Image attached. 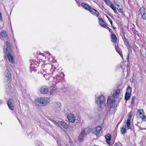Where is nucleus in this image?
<instances>
[{"instance_id": "1", "label": "nucleus", "mask_w": 146, "mask_h": 146, "mask_svg": "<svg viewBox=\"0 0 146 146\" xmlns=\"http://www.w3.org/2000/svg\"><path fill=\"white\" fill-rule=\"evenodd\" d=\"M3 52L5 57H7L10 62L13 64L14 62V59L11 55V49L10 46V44L8 41L5 42V45L3 48Z\"/></svg>"}, {"instance_id": "2", "label": "nucleus", "mask_w": 146, "mask_h": 146, "mask_svg": "<svg viewBox=\"0 0 146 146\" xmlns=\"http://www.w3.org/2000/svg\"><path fill=\"white\" fill-rule=\"evenodd\" d=\"M50 100L46 97H39L35 101L36 105L39 106H44L47 105L49 103Z\"/></svg>"}, {"instance_id": "3", "label": "nucleus", "mask_w": 146, "mask_h": 146, "mask_svg": "<svg viewBox=\"0 0 146 146\" xmlns=\"http://www.w3.org/2000/svg\"><path fill=\"white\" fill-rule=\"evenodd\" d=\"M95 101L97 104L98 105H102L105 102L104 97L103 95H101L99 97L96 96Z\"/></svg>"}, {"instance_id": "4", "label": "nucleus", "mask_w": 146, "mask_h": 146, "mask_svg": "<svg viewBox=\"0 0 146 146\" xmlns=\"http://www.w3.org/2000/svg\"><path fill=\"white\" fill-rule=\"evenodd\" d=\"M11 77V74L10 71L7 69L5 70L4 76V81L6 82H8L10 79Z\"/></svg>"}, {"instance_id": "5", "label": "nucleus", "mask_w": 146, "mask_h": 146, "mask_svg": "<svg viewBox=\"0 0 146 146\" xmlns=\"http://www.w3.org/2000/svg\"><path fill=\"white\" fill-rule=\"evenodd\" d=\"M85 129H83L80 134L78 138V140L79 142H82L83 141L84 136L86 133L85 131Z\"/></svg>"}, {"instance_id": "6", "label": "nucleus", "mask_w": 146, "mask_h": 146, "mask_svg": "<svg viewBox=\"0 0 146 146\" xmlns=\"http://www.w3.org/2000/svg\"><path fill=\"white\" fill-rule=\"evenodd\" d=\"M39 91L42 94H46L48 92L49 89L46 86H43L40 87L39 88Z\"/></svg>"}, {"instance_id": "7", "label": "nucleus", "mask_w": 146, "mask_h": 146, "mask_svg": "<svg viewBox=\"0 0 146 146\" xmlns=\"http://www.w3.org/2000/svg\"><path fill=\"white\" fill-rule=\"evenodd\" d=\"M54 110L56 112L60 111L61 109V103L58 102H56L54 104Z\"/></svg>"}, {"instance_id": "8", "label": "nucleus", "mask_w": 146, "mask_h": 146, "mask_svg": "<svg viewBox=\"0 0 146 146\" xmlns=\"http://www.w3.org/2000/svg\"><path fill=\"white\" fill-rule=\"evenodd\" d=\"M102 128V127L98 126L96 128H93L92 129V131L94 134L97 135L100 133Z\"/></svg>"}, {"instance_id": "9", "label": "nucleus", "mask_w": 146, "mask_h": 146, "mask_svg": "<svg viewBox=\"0 0 146 146\" xmlns=\"http://www.w3.org/2000/svg\"><path fill=\"white\" fill-rule=\"evenodd\" d=\"M64 76V74L61 72L56 76L55 78L56 80V81L59 82H61L62 80V78Z\"/></svg>"}, {"instance_id": "10", "label": "nucleus", "mask_w": 146, "mask_h": 146, "mask_svg": "<svg viewBox=\"0 0 146 146\" xmlns=\"http://www.w3.org/2000/svg\"><path fill=\"white\" fill-rule=\"evenodd\" d=\"M120 90L119 89L115 90L113 91L112 94L114 98H119Z\"/></svg>"}, {"instance_id": "11", "label": "nucleus", "mask_w": 146, "mask_h": 146, "mask_svg": "<svg viewBox=\"0 0 146 146\" xmlns=\"http://www.w3.org/2000/svg\"><path fill=\"white\" fill-rule=\"evenodd\" d=\"M7 104L10 110H13L15 107V105L12 103V100L11 99H9L8 101Z\"/></svg>"}, {"instance_id": "12", "label": "nucleus", "mask_w": 146, "mask_h": 146, "mask_svg": "<svg viewBox=\"0 0 146 146\" xmlns=\"http://www.w3.org/2000/svg\"><path fill=\"white\" fill-rule=\"evenodd\" d=\"M89 11L92 14L96 16L98 18L99 17V13L96 9L94 8H90Z\"/></svg>"}, {"instance_id": "13", "label": "nucleus", "mask_w": 146, "mask_h": 146, "mask_svg": "<svg viewBox=\"0 0 146 146\" xmlns=\"http://www.w3.org/2000/svg\"><path fill=\"white\" fill-rule=\"evenodd\" d=\"M67 117L69 121L70 122L73 123L75 121V119L73 115L70 113L68 115Z\"/></svg>"}, {"instance_id": "14", "label": "nucleus", "mask_w": 146, "mask_h": 146, "mask_svg": "<svg viewBox=\"0 0 146 146\" xmlns=\"http://www.w3.org/2000/svg\"><path fill=\"white\" fill-rule=\"evenodd\" d=\"M58 123L60 125L62 126L65 129L68 128V125L65 122L62 121H59Z\"/></svg>"}, {"instance_id": "15", "label": "nucleus", "mask_w": 146, "mask_h": 146, "mask_svg": "<svg viewBox=\"0 0 146 146\" xmlns=\"http://www.w3.org/2000/svg\"><path fill=\"white\" fill-rule=\"evenodd\" d=\"M81 5L83 8L88 11L91 8L89 5L84 3H82Z\"/></svg>"}, {"instance_id": "16", "label": "nucleus", "mask_w": 146, "mask_h": 146, "mask_svg": "<svg viewBox=\"0 0 146 146\" xmlns=\"http://www.w3.org/2000/svg\"><path fill=\"white\" fill-rule=\"evenodd\" d=\"M115 100L114 98H109L108 99L107 103L109 105L112 104L113 105L115 104Z\"/></svg>"}, {"instance_id": "17", "label": "nucleus", "mask_w": 146, "mask_h": 146, "mask_svg": "<svg viewBox=\"0 0 146 146\" xmlns=\"http://www.w3.org/2000/svg\"><path fill=\"white\" fill-rule=\"evenodd\" d=\"M99 21L100 25L102 27L106 28V25L105 24V23L102 19L101 18H99Z\"/></svg>"}, {"instance_id": "18", "label": "nucleus", "mask_w": 146, "mask_h": 146, "mask_svg": "<svg viewBox=\"0 0 146 146\" xmlns=\"http://www.w3.org/2000/svg\"><path fill=\"white\" fill-rule=\"evenodd\" d=\"M111 41L113 42H116L117 41V38L115 35L113 33L111 35Z\"/></svg>"}, {"instance_id": "19", "label": "nucleus", "mask_w": 146, "mask_h": 146, "mask_svg": "<svg viewBox=\"0 0 146 146\" xmlns=\"http://www.w3.org/2000/svg\"><path fill=\"white\" fill-rule=\"evenodd\" d=\"M115 48L116 51L122 57L123 56V55L121 51V49L118 48L117 46H116L115 45Z\"/></svg>"}, {"instance_id": "20", "label": "nucleus", "mask_w": 146, "mask_h": 146, "mask_svg": "<svg viewBox=\"0 0 146 146\" xmlns=\"http://www.w3.org/2000/svg\"><path fill=\"white\" fill-rule=\"evenodd\" d=\"M140 12L141 15L146 14V9L143 7L140 8Z\"/></svg>"}, {"instance_id": "21", "label": "nucleus", "mask_w": 146, "mask_h": 146, "mask_svg": "<svg viewBox=\"0 0 146 146\" xmlns=\"http://www.w3.org/2000/svg\"><path fill=\"white\" fill-rule=\"evenodd\" d=\"M126 125H123L122 127L121 128V132L122 134H124L125 133L126 131Z\"/></svg>"}, {"instance_id": "22", "label": "nucleus", "mask_w": 146, "mask_h": 146, "mask_svg": "<svg viewBox=\"0 0 146 146\" xmlns=\"http://www.w3.org/2000/svg\"><path fill=\"white\" fill-rule=\"evenodd\" d=\"M131 94L129 93H125V100L127 101L128 100L129 98H130L131 96Z\"/></svg>"}, {"instance_id": "23", "label": "nucleus", "mask_w": 146, "mask_h": 146, "mask_svg": "<svg viewBox=\"0 0 146 146\" xmlns=\"http://www.w3.org/2000/svg\"><path fill=\"white\" fill-rule=\"evenodd\" d=\"M111 135L109 134H107L105 135V137L106 139V141H108L109 142L110 141L111 139Z\"/></svg>"}, {"instance_id": "24", "label": "nucleus", "mask_w": 146, "mask_h": 146, "mask_svg": "<svg viewBox=\"0 0 146 146\" xmlns=\"http://www.w3.org/2000/svg\"><path fill=\"white\" fill-rule=\"evenodd\" d=\"M136 97L135 96H133L131 98V104L132 105H134L135 104V100L136 99Z\"/></svg>"}, {"instance_id": "25", "label": "nucleus", "mask_w": 146, "mask_h": 146, "mask_svg": "<svg viewBox=\"0 0 146 146\" xmlns=\"http://www.w3.org/2000/svg\"><path fill=\"white\" fill-rule=\"evenodd\" d=\"M0 34L1 36L3 37H5L7 35L6 32L4 31H2Z\"/></svg>"}, {"instance_id": "26", "label": "nucleus", "mask_w": 146, "mask_h": 146, "mask_svg": "<svg viewBox=\"0 0 146 146\" xmlns=\"http://www.w3.org/2000/svg\"><path fill=\"white\" fill-rule=\"evenodd\" d=\"M107 5L109 6L112 3L110 0H103Z\"/></svg>"}, {"instance_id": "27", "label": "nucleus", "mask_w": 146, "mask_h": 146, "mask_svg": "<svg viewBox=\"0 0 146 146\" xmlns=\"http://www.w3.org/2000/svg\"><path fill=\"white\" fill-rule=\"evenodd\" d=\"M131 88L129 86L126 89V93L131 94Z\"/></svg>"}, {"instance_id": "28", "label": "nucleus", "mask_w": 146, "mask_h": 146, "mask_svg": "<svg viewBox=\"0 0 146 146\" xmlns=\"http://www.w3.org/2000/svg\"><path fill=\"white\" fill-rule=\"evenodd\" d=\"M139 113V115H141L142 116L144 115V113L143 112V111L142 109H139L137 111Z\"/></svg>"}, {"instance_id": "29", "label": "nucleus", "mask_w": 146, "mask_h": 146, "mask_svg": "<svg viewBox=\"0 0 146 146\" xmlns=\"http://www.w3.org/2000/svg\"><path fill=\"white\" fill-rule=\"evenodd\" d=\"M56 89L55 88V86H54V88H52V89H51L50 91V95H52L53 94L54 92L55 91V90Z\"/></svg>"}, {"instance_id": "30", "label": "nucleus", "mask_w": 146, "mask_h": 146, "mask_svg": "<svg viewBox=\"0 0 146 146\" xmlns=\"http://www.w3.org/2000/svg\"><path fill=\"white\" fill-rule=\"evenodd\" d=\"M130 120L128 119L127 120V126L128 128V129H129L130 127Z\"/></svg>"}, {"instance_id": "31", "label": "nucleus", "mask_w": 146, "mask_h": 146, "mask_svg": "<svg viewBox=\"0 0 146 146\" xmlns=\"http://www.w3.org/2000/svg\"><path fill=\"white\" fill-rule=\"evenodd\" d=\"M117 9L118 10V11L120 13H123V11L122 9L120 7H117Z\"/></svg>"}, {"instance_id": "32", "label": "nucleus", "mask_w": 146, "mask_h": 146, "mask_svg": "<svg viewBox=\"0 0 146 146\" xmlns=\"http://www.w3.org/2000/svg\"><path fill=\"white\" fill-rule=\"evenodd\" d=\"M140 117L143 121H146V116L144 115Z\"/></svg>"}, {"instance_id": "33", "label": "nucleus", "mask_w": 146, "mask_h": 146, "mask_svg": "<svg viewBox=\"0 0 146 146\" xmlns=\"http://www.w3.org/2000/svg\"><path fill=\"white\" fill-rule=\"evenodd\" d=\"M141 15L143 19L146 20V14Z\"/></svg>"}, {"instance_id": "34", "label": "nucleus", "mask_w": 146, "mask_h": 146, "mask_svg": "<svg viewBox=\"0 0 146 146\" xmlns=\"http://www.w3.org/2000/svg\"><path fill=\"white\" fill-rule=\"evenodd\" d=\"M109 6L113 10L115 8L114 7V5L112 3L110 5H109Z\"/></svg>"}, {"instance_id": "35", "label": "nucleus", "mask_w": 146, "mask_h": 146, "mask_svg": "<svg viewBox=\"0 0 146 146\" xmlns=\"http://www.w3.org/2000/svg\"><path fill=\"white\" fill-rule=\"evenodd\" d=\"M76 3L78 4V6L80 7V1L79 0H75Z\"/></svg>"}, {"instance_id": "36", "label": "nucleus", "mask_w": 146, "mask_h": 146, "mask_svg": "<svg viewBox=\"0 0 146 146\" xmlns=\"http://www.w3.org/2000/svg\"><path fill=\"white\" fill-rule=\"evenodd\" d=\"M114 146H122V145L120 143H115V144Z\"/></svg>"}, {"instance_id": "37", "label": "nucleus", "mask_w": 146, "mask_h": 146, "mask_svg": "<svg viewBox=\"0 0 146 146\" xmlns=\"http://www.w3.org/2000/svg\"><path fill=\"white\" fill-rule=\"evenodd\" d=\"M106 28L110 32L111 34L113 33V31L110 28H109L108 27H107Z\"/></svg>"}, {"instance_id": "38", "label": "nucleus", "mask_w": 146, "mask_h": 146, "mask_svg": "<svg viewBox=\"0 0 146 146\" xmlns=\"http://www.w3.org/2000/svg\"><path fill=\"white\" fill-rule=\"evenodd\" d=\"M0 20L1 21H3V19L2 17V15L1 13L0 12Z\"/></svg>"}, {"instance_id": "39", "label": "nucleus", "mask_w": 146, "mask_h": 146, "mask_svg": "<svg viewBox=\"0 0 146 146\" xmlns=\"http://www.w3.org/2000/svg\"><path fill=\"white\" fill-rule=\"evenodd\" d=\"M48 60H49L50 61V62L52 60V58H50V57L48 58Z\"/></svg>"}, {"instance_id": "40", "label": "nucleus", "mask_w": 146, "mask_h": 146, "mask_svg": "<svg viewBox=\"0 0 146 146\" xmlns=\"http://www.w3.org/2000/svg\"><path fill=\"white\" fill-rule=\"evenodd\" d=\"M113 11H114V12L115 13H117V10H116V8H115V9H114Z\"/></svg>"}, {"instance_id": "41", "label": "nucleus", "mask_w": 146, "mask_h": 146, "mask_svg": "<svg viewBox=\"0 0 146 146\" xmlns=\"http://www.w3.org/2000/svg\"><path fill=\"white\" fill-rule=\"evenodd\" d=\"M107 17L108 18V20L109 21H110V20H111V19L107 15Z\"/></svg>"}, {"instance_id": "42", "label": "nucleus", "mask_w": 146, "mask_h": 146, "mask_svg": "<svg viewBox=\"0 0 146 146\" xmlns=\"http://www.w3.org/2000/svg\"><path fill=\"white\" fill-rule=\"evenodd\" d=\"M117 2L115 1H113V3L115 5H116L117 3Z\"/></svg>"}, {"instance_id": "43", "label": "nucleus", "mask_w": 146, "mask_h": 146, "mask_svg": "<svg viewBox=\"0 0 146 146\" xmlns=\"http://www.w3.org/2000/svg\"><path fill=\"white\" fill-rule=\"evenodd\" d=\"M3 102L2 100H0V104H2Z\"/></svg>"}, {"instance_id": "44", "label": "nucleus", "mask_w": 146, "mask_h": 146, "mask_svg": "<svg viewBox=\"0 0 146 146\" xmlns=\"http://www.w3.org/2000/svg\"><path fill=\"white\" fill-rule=\"evenodd\" d=\"M110 22V23L111 25L112 26V21L111 20H110V21H109Z\"/></svg>"}, {"instance_id": "45", "label": "nucleus", "mask_w": 146, "mask_h": 146, "mask_svg": "<svg viewBox=\"0 0 146 146\" xmlns=\"http://www.w3.org/2000/svg\"><path fill=\"white\" fill-rule=\"evenodd\" d=\"M115 5L116 6H117V7H118V8H119L120 6V5L119 4H117V5Z\"/></svg>"}, {"instance_id": "46", "label": "nucleus", "mask_w": 146, "mask_h": 146, "mask_svg": "<svg viewBox=\"0 0 146 146\" xmlns=\"http://www.w3.org/2000/svg\"><path fill=\"white\" fill-rule=\"evenodd\" d=\"M140 128L141 129V130H143V129H146V128Z\"/></svg>"}, {"instance_id": "47", "label": "nucleus", "mask_w": 146, "mask_h": 146, "mask_svg": "<svg viewBox=\"0 0 146 146\" xmlns=\"http://www.w3.org/2000/svg\"><path fill=\"white\" fill-rule=\"evenodd\" d=\"M94 146H99L98 145H95Z\"/></svg>"}, {"instance_id": "48", "label": "nucleus", "mask_w": 146, "mask_h": 146, "mask_svg": "<svg viewBox=\"0 0 146 146\" xmlns=\"http://www.w3.org/2000/svg\"><path fill=\"white\" fill-rule=\"evenodd\" d=\"M113 28L114 29H115V28H113Z\"/></svg>"}, {"instance_id": "49", "label": "nucleus", "mask_w": 146, "mask_h": 146, "mask_svg": "<svg viewBox=\"0 0 146 146\" xmlns=\"http://www.w3.org/2000/svg\"><path fill=\"white\" fill-rule=\"evenodd\" d=\"M38 146H40L39 145H38Z\"/></svg>"}]
</instances>
